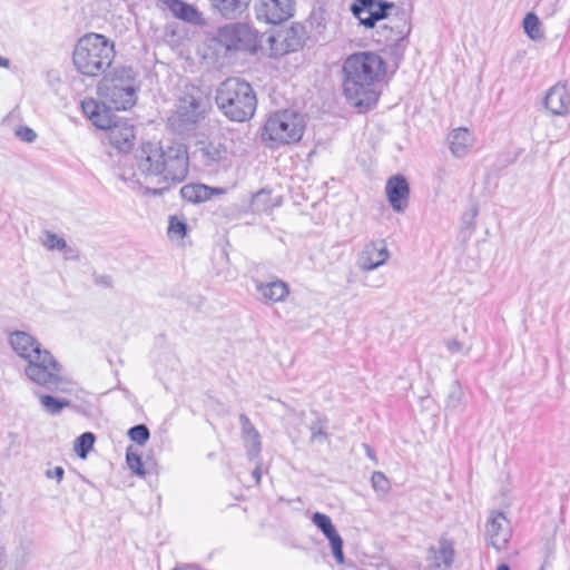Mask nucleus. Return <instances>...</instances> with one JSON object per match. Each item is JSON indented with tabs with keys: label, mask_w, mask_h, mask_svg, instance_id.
<instances>
[{
	"label": "nucleus",
	"mask_w": 570,
	"mask_h": 570,
	"mask_svg": "<svg viewBox=\"0 0 570 570\" xmlns=\"http://www.w3.org/2000/svg\"><path fill=\"white\" fill-rule=\"evenodd\" d=\"M326 421L318 419L316 423L309 426L311 440L312 441H324L327 438L326 434Z\"/></svg>",
	"instance_id": "nucleus-42"
},
{
	"label": "nucleus",
	"mask_w": 570,
	"mask_h": 570,
	"mask_svg": "<svg viewBox=\"0 0 570 570\" xmlns=\"http://www.w3.org/2000/svg\"><path fill=\"white\" fill-rule=\"evenodd\" d=\"M363 448L365 450L367 458H370L372 461H374L376 463L377 458H376L375 451L366 443L363 444Z\"/></svg>",
	"instance_id": "nucleus-49"
},
{
	"label": "nucleus",
	"mask_w": 570,
	"mask_h": 570,
	"mask_svg": "<svg viewBox=\"0 0 570 570\" xmlns=\"http://www.w3.org/2000/svg\"><path fill=\"white\" fill-rule=\"evenodd\" d=\"M497 570H510V567L507 563L500 564Z\"/></svg>",
	"instance_id": "nucleus-54"
},
{
	"label": "nucleus",
	"mask_w": 570,
	"mask_h": 570,
	"mask_svg": "<svg viewBox=\"0 0 570 570\" xmlns=\"http://www.w3.org/2000/svg\"><path fill=\"white\" fill-rule=\"evenodd\" d=\"M160 142L147 141L140 145L135 153L136 167L145 178H158L161 176Z\"/></svg>",
	"instance_id": "nucleus-11"
},
{
	"label": "nucleus",
	"mask_w": 570,
	"mask_h": 570,
	"mask_svg": "<svg viewBox=\"0 0 570 570\" xmlns=\"http://www.w3.org/2000/svg\"><path fill=\"white\" fill-rule=\"evenodd\" d=\"M247 1L249 2L250 0H247Z\"/></svg>",
	"instance_id": "nucleus-55"
},
{
	"label": "nucleus",
	"mask_w": 570,
	"mask_h": 570,
	"mask_svg": "<svg viewBox=\"0 0 570 570\" xmlns=\"http://www.w3.org/2000/svg\"><path fill=\"white\" fill-rule=\"evenodd\" d=\"M45 238L41 240L42 245L49 250H65L68 248L67 242L57 234L46 230Z\"/></svg>",
	"instance_id": "nucleus-35"
},
{
	"label": "nucleus",
	"mask_w": 570,
	"mask_h": 570,
	"mask_svg": "<svg viewBox=\"0 0 570 570\" xmlns=\"http://www.w3.org/2000/svg\"><path fill=\"white\" fill-rule=\"evenodd\" d=\"M95 441L96 436L94 433L85 432L77 438L73 450L79 458L86 459L89 451L92 449Z\"/></svg>",
	"instance_id": "nucleus-33"
},
{
	"label": "nucleus",
	"mask_w": 570,
	"mask_h": 570,
	"mask_svg": "<svg viewBox=\"0 0 570 570\" xmlns=\"http://www.w3.org/2000/svg\"><path fill=\"white\" fill-rule=\"evenodd\" d=\"M83 114L89 118L98 116V112L102 109L104 104L97 102L95 99H86L81 104Z\"/></svg>",
	"instance_id": "nucleus-43"
},
{
	"label": "nucleus",
	"mask_w": 570,
	"mask_h": 570,
	"mask_svg": "<svg viewBox=\"0 0 570 570\" xmlns=\"http://www.w3.org/2000/svg\"><path fill=\"white\" fill-rule=\"evenodd\" d=\"M212 8L226 19L240 17L248 8L247 0H209Z\"/></svg>",
	"instance_id": "nucleus-27"
},
{
	"label": "nucleus",
	"mask_w": 570,
	"mask_h": 570,
	"mask_svg": "<svg viewBox=\"0 0 570 570\" xmlns=\"http://www.w3.org/2000/svg\"><path fill=\"white\" fill-rule=\"evenodd\" d=\"M305 130L303 116L289 109L277 110L271 114L262 129V140L269 148L297 142Z\"/></svg>",
	"instance_id": "nucleus-3"
},
{
	"label": "nucleus",
	"mask_w": 570,
	"mask_h": 570,
	"mask_svg": "<svg viewBox=\"0 0 570 570\" xmlns=\"http://www.w3.org/2000/svg\"><path fill=\"white\" fill-rule=\"evenodd\" d=\"M390 258V250L384 239L367 243L358 254L356 265L363 272H370L384 265Z\"/></svg>",
	"instance_id": "nucleus-13"
},
{
	"label": "nucleus",
	"mask_w": 570,
	"mask_h": 570,
	"mask_svg": "<svg viewBox=\"0 0 570 570\" xmlns=\"http://www.w3.org/2000/svg\"><path fill=\"white\" fill-rule=\"evenodd\" d=\"M371 483L375 491L386 494L391 490V484L386 475L381 471L373 472Z\"/></svg>",
	"instance_id": "nucleus-40"
},
{
	"label": "nucleus",
	"mask_w": 570,
	"mask_h": 570,
	"mask_svg": "<svg viewBox=\"0 0 570 570\" xmlns=\"http://www.w3.org/2000/svg\"><path fill=\"white\" fill-rule=\"evenodd\" d=\"M343 570H361V569L355 567L353 563H348Z\"/></svg>",
	"instance_id": "nucleus-53"
},
{
	"label": "nucleus",
	"mask_w": 570,
	"mask_h": 570,
	"mask_svg": "<svg viewBox=\"0 0 570 570\" xmlns=\"http://www.w3.org/2000/svg\"><path fill=\"white\" fill-rule=\"evenodd\" d=\"M62 366L55 360L48 350L38 352L35 358H30L24 373L30 381L48 390H56L62 382Z\"/></svg>",
	"instance_id": "nucleus-8"
},
{
	"label": "nucleus",
	"mask_w": 570,
	"mask_h": 570,
	"mask_svg": "<svg viewBox=\"0 0 570 570\" xmlns=\"http://www.w3.org/2000/svg\"><path fill=\"white\" fill-rule=\"evenodd\" d=\"M7 567V553L4 548L0 547V570H4Z\"/></svg>",
	"instance_id": "nucleus-50"
},
{
	"label": "nucleus",
	"mask_w": 570,
	"mask_h": 570,
	"mask_svg": "<svg viewBox=\"0 0 570 570\" xmlns=\"http://www.w3.org/2000/svg\"><path fill=\"white\" fill-rule=\"evenodd\" d=\"M40 404L51 415L59 414L63 409L70 406V401L58 399L52 395H40Z\"/></svg>",
	"instance_id": "nucleus-30"
},
{
	"label": "nucleus",
	"mask_w": 570,
	"mask_h": 570,
	"mask_svg": "<svg viewBox=\"0 0 570 570\" xmlns=\"http://www.w3.org/2000/svg\"><path fill=\"white\" fill-rule=\"evenodd\" d=\"M385 62L377 53L364 51L351 55L342 71H385Z\"/></svg>",
	"instance_id": "nucleus-16"
},
{
	"label": "nucleus",
	"mask_w": 570,
	"mask_h": 570,
	"mask_svg": "<svg viewBox=\"0 0 570 570\" xmlns=\"http://www.w3.org/2000/svg\"><path fill=\"white\" fill-rule=\"evenodd\" d=\"M256 289L267 303L282 302L289 293L288 285L281 279L258 283Z\"/></svg>",
	"instance_id": "nucleus-26"
},
{
	"label": "nucleus",
	"mask_w": 570,
	"mask_h": 570,
	"mask_svg": "<svg viewBox=\"0 0 570 570\" xmlns=\"http://www.w3.org/2000/svg\"><path fill=\"white\" fill-rule=\"evenodd\" d=\"M239 422H240L243 439H246L247 436H253V435H254V438L256 436V432H258V431L253 425V423L250 422L249 417L246 414L243 413L239 415Z\"/></svg>",
	"instance_id": "nucleus-44"
},
{
	"label": "nucleus",
	"mask_w": 570,
	"mask_h": 570,
	"mask_svg": "<svg viewBox=\"0 0 570 570\" xmlns=\"http://www.w3.org/2000/svg\"><path fill=\"white\" fill-rule=\"evenodd\" d=\"M216 104L232 121L249 120L257 107V98L250 83L236 77L227 78L216 89Z\"/></svg>",
	"instance_id": "nucleus-2"
},
{
	"label": "nucleus",
	"mask_w": 570,
	"mask_h": 570,
	"mask_svg": "<svg viewBox=\"0 0 570 570\" xmlns=\"http://www.w3.org/2000/svg\"><path fill=\"white\" fill-rule=\"evenodd\" d=\"M394 4L383 0H354L351 11L366 28H373L380 20L387 18Z\"/></svg>",
	"instance_id": "nucleus-10"
},
{
	"label": "nucleus",
	"mask_w": 570,
	"mask_h": 570,
	"mask_svg": "<svg viewBox=\"0 0 570 570\" xmlns=\"http://www.w3.org/2000/svg\"><path fill=\"white\" fill-rule=\"evenodd\" d=\"M187 224L183 218L177 216L169 217L168 235L170 237L184 238L187 235Z\"/></svg>",
	"instance_id": "nucleus-36"
},
{
	"label": "nucleus",
	"mask_w": 570,
	"mask_h": 570,
	"mask_svg": "<svg viewBox=\"0 0 570 570\" xmlns=\"http://www.w3.org/2000/svg\"><path fill=\"white\" fill-rule=\"evenodd\" d=\"M464 393L458 382H454L448 395L445 409L456 411L463 405Z\"/></svg>",
	"instance_id": "nucleus-34"
},
{
	"label": "nucleus",
	"mask_w": 570,
	"mask_h": 570,
	"mask_svg": "<svg viewBox=\"0 0 570 570\" xmlns=\"http://www.w3.org/2000/svg\"><path fill=\"white\" fill-rule=\"evenodd\" d=\"M271 193L264 189L256 193L252 198V209L254 212L266 210L269 206Z\"/></svg>",
	"instance_id": "nucleus-41"
},
{
	"label": "nucleus",
	"mask_w": 570,
	"mask_h": 570,
	"mask_svg": "<svg viewBox=\"0 0 570 570\" xmlns=\"http://www.w3.org/2000/svg\"><path fill=\"white\" fill-rule=\"evenodd\" d=\"M487 535L491 546L498 551L505 548L511 530L508 519L502 512H493L487 523Z\"/></svg>",
	"instance_id": "nucleus-17"
},
{
	"label": "nucleus",
	"mask_w": 570,
	"mask_h": 570,
	"mask_svg": "<svg viewBox=\"0 0 570 570\" xmlns=\"http://www.w3.org/2000/svg\"><path fill=\"white\" fill-rule=\"evenodd\" d=\"M210 94V86L186 83L178 99L176 111L169 118L171 128L181 135L196 129L212 108Z\"/></svg>",
	"instance_id": "nucleus-1"
},
{
	"label": "nucleus",
	"mask_w": 570,
	"mask_h": 570,
	"mask_svg": "<svg viewBox=\"0 0 570 570\" xmlns=\"http://www.w3.org/2000/svg\"><path fill=\"white\" fill-rule=\"evenodd\" d=\"M65 470L62 466H55L53 469H48L46 471V476L48 479H56L58 483H60L63 479Z\"/></svg>",
	"instance_id": "nucleus-46"
},
{
	"label": "nucleus",
	"mask_w": 570,
	"mask_h": 570,
	"mask_svg": "<svg viewBox=\"0 0 570 570\" xmlns=\"http://www.w3.org/2000/svg\"><path fill=\"white\" fill-rule=\"evenodd\" d=\"M379 33L382 37L380 41H384L386 46L396 47L410 33V26L404 19L397 18L383 24Z\"/></svg>",
	"instance_id": "nucleus-23"
},
{
	"label": "nucleus",
	"mask_w": 570,
	"mask_h": 570,
	"mask_svg": "<svg viewBox=\"0 0 570 570\" xmlns=\"http://www.w3.org/2000/svg\"><path fill=\"white\" fill-rule=\"evenodd\" d=\"M220 38L226 40L227 49H255V46H252L250 42V30L247 26L235 23L224 27L219 33Z\"/></svg>",
	"instance_id": "nucleus-19"
},
{
	"label": "nucleus",
	"mask_w": 570,
	"mask_h": 570,
	"mask_svg": "<svg viewBox=\"0 0 570 570\" xmlns=\"http://www.w3.org/2000/svg\"><path fill=\"white\" fill-rule=\"evenodd\" d=\"M305 39V28L299 23L281 29L275 35L268 37L269 55L276 58L297 51L303 47Z\"/></svg>",
	"instance_id": "nucleus-9"
},
{
	"label": "nucleus",
	"mask_w": 570,
	"mask_h": 570,
	"mask_svg": "<svg viewBox=\"0 0 570 570\" xmlns=\"http://www.w3.org/2000/svg\"><path fill=\"white\" fill-rule=\"evenodd\" d=\"M128 436L139 445H144L150 438L149 429L145 424H137L128 430Z\"/></svg>",
	"instance_id": "nucleus-38"
},
{
	"label": "nucleus",
	"mask_w": 570,
	"mask_h": 570,
	"mask_svg": "<svg viewBox=\"0 0 570 570\" xmlns=\"http://www.w3.org/2000/svg\"><path fill=\"white\" fill-rule=\"evenodd\" d=\"M9 344L12 350L28 362L35 358L38 352H42L40 343L30 334L22 331L12 332L9 335Z\"/></svg>",
	"instance_id": "nucleus-21"
},
{
	"label": "nucleus",
	"mask_w": 570,
	"mask_h": 570,
	"mask_svg": "<svg viewBox=\"0 0 570 570\" xmlns=\"http://www.w3.org/2000/svg\"><path fill=\"white\" fill-rule=\"evenodd\" d=\"M294 12V0H258L255 7L257 20L277 24L289 19Z\"/></svg>",
	"instance_id": "nucleus-12"
},
{
	"label": "nucleus",
	"mask_w": 570,
	"mask_h": 570,
	"mask_svg": "<svg viewBox=\"0 0 570 570\" xmlns=\"http://www.w3.org/2000/svg\"><path fill=\"white\" fill-rule=\"evenodd\" d=\"M16 136L26 142H33L37 138L36 131L27 126H20L16 129Z\"/></svg>",
	"instance_id": "nucleus-45"
},
{
	"label": "nucleus",
	"mask_w": 570,
	"mask_h": 570,
	"mask_svg": "<svg viewBox=\"0 0 570 570\" xmlns=\"http://www.w3.org/2000/svg\"><path fill=\"white\" fill-rule=\"evenodd\" d=\"M114 57V45L105 36L88 33L78 40L72 60L77 71H106Z\"/></svg>",
	"instance_id": "nucleus-4"
},
{
	"label": "nucleus",
	"mask_w": 570,
	"mask_h": 570,
	"mask_svg": "<svg viewBox=\"0 0 570 570\" xmlns=\"http://www.w3.org/2000/svg\"><path fill=\"white\" fill-rule=\"evenodd\" d=\"M246 449H247V456L250 461H255L258 459L259 453L262 451V442H261V435L258 432H256V436H247L244 439Z\"/></svg>",
	"instance_id": "nucleus-39"
},
{
	"label": "nucleus",
	"mask_w": 570,
	"mask_h": 570,
	"mask_svg": "<svg viewBox=\"0 0 570 570\" xmlns=\"http://www.w3.org/2000/svg\"><path fill=\"white\" fill-rule=\"evenodd\" d=\"M110 145L119 151L129 153L132 149L135 140V129L131 124L125 120H118L107 131Z\"/></svg>",
	"instance_id": "nucleus-18"
},
{
	"label": "nucleus",
	"mask_w": 570,
	"mask_h": 570,
	"mask_svg": "<svg viewBox=\"0 0 570 570\" xmlns=\"http://www.w3.org/2000/svg\"><path fill=\"white\" fill-rule=\"evenodd\" d=\"M11 67V62L8 58L0 56V68L9 69Z\"/></svg>",
	"instance_id": "nucleus-52"
},
{
	"label": "nucleus",
	"mask_w": 570,
	"mask_h": 570,
	"mask_svg": "<svg viewBox=\"0 0 570 570\" xmlns=\"http://www.w3.org/2000/svg\"><path fill=\"white\" fill-rule=\"evenodd\" d=\"M199 154L205 166H213L226 159L227 149L219 142L210 141L199 148Z\"/></svg>",
	"instance_id": "nucleus-29"
},
{
	"label": "nucleus",
	"mask_w": 570,
	"mask_h": 570,
	"mask_svg": "<svg viewBox=\"0 0 570 570\" xmlns=\"http://www.w3.org/2000/svg\"><path fill=\"white\" fill-rule=\"evenodd\" d=\"M473 134L465 127L453 129L448 136V144L451 154L455 158L465 157L474 145Z\"/></svg>",
	"instance_id": "nucleus-22"
},
{
	"label": "nucleus",
	"mask_w": 570,
	"mask_h": 570,
	"mask_svg": "<svg viewBox=\"0 0 570 570\" xmlns=\"http://www.w3.org/2000/svg\"><path fill=\"white\" fill-rule=\"evenodd\" d=\"M445 346L451 353H459L463 351V344L455 338L446 340Z\"/></svg>",
	"instance_id": "nucleus-48"
},
{
	"label": "nucleus",
	"mask_w": 570,
	"mask_h": 570,
	"mask_svg": "<svg viewBox=\"0 0 570 570\" xmlns=\"http://www.w3.org/2000/svg\"><path fill=\"white\" fill-rule=\"evenodd\" d=\"M252 476L254 478L255 482L257 484L261 483V479H262V471H261V466L257 465L254 471L252 472Z\"/></svg>",
	"instance_id": "nucleus-51"
},
{
	"label": "nucleus",
	"mask_w": 570,
	"mask_h": 570,
	"mask_svg": "<svg viewBox=\"0 0 570 570\" xmlns=\"http://www.w3.org/2000/svg\"><path fill=\"white\" fill-rule=\"evenodd\" d=\"M94 282L97 286L110 288L112 286V278L109 275H96Z\"/></svg>",
	"instance_id": "nucleus-47"
},
{
	"label": "nucleus",
	"mask_w": 570,
	"mask_h": 570,
	"mask_svg": "<svg viewBox=\"0 0 570 570\" xmlns=\"http://www.w3.org/2000/svg\"><path fill=\"white\" fill-rule=\"evenodd\" d=\"M544 105L553 115L562 116L570 109V94L564 86L556 85L547 92Z\"/></svg>",
	"instance_id": "nucleus-24"
},
{
	"label": "nucleus",
	"mask_w": 570,
	"mask_h": 570,
	"mask_svg": "<svg viewBox=\"0 0 570 570\" xmlns=\"http://www.w3.org/2000/svg\"><path fill=\"white\" fill-rule=\"evenodd\" d=\"M112 107H109L108 104L104 102L102 109L98 112L97 117H94L90 119V121L100 129H105L108 131L111 126L117 121L116 117L111 114L110 109Z\"/></svg>",
	"instance_id": "nucleus-32"
},
{
	"label": "nucleus",
	"mask_w": 570,
	"mask_h": 570,
	"mask_svg": "<svg viewBox=\"0 0 570 570\" xmlns=\"http://www.w3.org/2000/svg\"><path fill=\"white\" fill-rule=\"evenodd\" d=\"M161 176L159 183L166 184L161 188H146V194L161 195L171 185L181 183L188 175L189 156L187 146L183 142H160Z\"/></svg>",
	"instance_id": "nucleus-5"
},
{
	"label": "nucleus",
	"mask_w": 570,
	"mask_h": 570,
	"mask_svg": "<svg viewBox=\"0 0 570 570\" xmlns=\"http://www.w3.org/2000/svg\"><path fill=\"white\" fill-rule=\"evenodd\" d=\"M387 200L396 213H403L409 206L410 185L402 175H394L389 178L385 185Z\"/></svg>",
	"instance_id": "nucleus-15"
},
{
	"label": "nucleus",
	"mask_w": 570,
	"mask_h": 570,
	"mask_svg": "<svg viewBox=\"0 0 570 570\" xmlns=\"http://www.w3.org/2000/svg\"><path fill=\"white\" fill-rule=\"evenodd\" d=\"M215 189L203 184H188L181 187V197L189 203H202L210 199Z\"/></svg>",
	"instance_id": "nucleus-28"
},
{
	"label": "nucleus",
	"mask_w": 570,
	"mask_h": 570,
	"mask_svg": "<svg viewBox=\"0 0 570 570\" xmlns=\"http://www.w3.org/2000/svg\"><path fill=\"white\" fill-rule=\"evenodd\" d=\"M312 522L328 540L331 550H332V554L335 558L336 562L340 564H343L344 563L343 539L338 534L331 518L324 513L315 512L312 515Z\"/></svg>",
	"instance_id": "nucleus-14"
},
{
	"label": "nucleus",
	"mask_w": 570,
	"mask_h": 570,
	"mask_svg": "<svg viewBox=\"0 0 570 570\" xmlns=\"http://www.w3.org/2000/svg\"><path fill=\"white\" fill-rule=\"evenodd\" d=\"M98 94L116 110H126L136 104L134 78L124 73H107L98 85Z\"/></svg>",
	"instance_id": "nucleus-7"
},
{
	"label": "nucleus",
	"mask_w": 570,
	"mask_h": 570,
	"mask_svg": "<svg viewBox=\"0 0 570 570\" xmlns=\"http://www.w3.org/2000/svg\"><path fill=\"white\" fill-rule=\"evenodd\" d=\"M523 29L528 37L532 40H540L543 38V33L541 31V22L539 18L532 12L525 14L523 19Z\"/></svg>",
	"instance_id": "nucleus-31"
},
{
	"label": "nucleus",
	"mask_w": 570,
	"mask_h": 570,
	"mask_svg": "<svg viewBox=\"0 0 570 570\" xmlns=\"http://www.w3.org/2000/svg\"><path fill=\"white\" fill-rule=\"evenodd\" d=\"M343 81L344 96L347 102L365 112L373 108L379 100L377 83L386 73H345Z\"/></svg>",
	"instance_id": "nucleus-6"
},
{
	"label": "nucleus",
	"mask_w": 570,
	"mask_h": 570,
	"mask_svg": "<svg viewBox=\"0 0 570 570\" xmlns=\"http://www.w3.org/2000/svg\"><path fill=\"white\" fill-rule=\"evenodd\" d=\"M429 552L433 557V567L439 570H449L455 557L454 543L453 541L442 537L439 540V547H431Z\"/></svg>",
	"instance_id": "nucleus-25"
},
{
	"label": "nucleus",
	"mask_w": 570,
	"mask_h": 570,
	"mask_svg": "<svg viewBox=\"0 0 570 570\" xmlns=\"http://www.w3.org/2000/svg\"><path fill=\"white\" fill-rule=\"evenodd\" d=\"M161 1L165 8L168 9L176 19L198 27L206 24V20L204 19L202 12H199L198 9L193 4H189L183 0Z\"/></svg>",
	"instance_id": "nucleus-20"
},
{
	"label": "nucleus",
	"mask_w": 570,
	"mask_h": 570,
	"mask_svg": "<svg viewBox=\"0 0 570 570\" xmlns=\"http://www.w3.org/2000/svg\"><path fill=\"white\" fill-rule=\"evenodd\" d=\"M126 462L128 468L137 475L145 476L146 470L141 461V456L138 453L131 451V448L127 449Z\"/></svg>",
	"instance_id": "nucleus-37"
}]
</instances>
